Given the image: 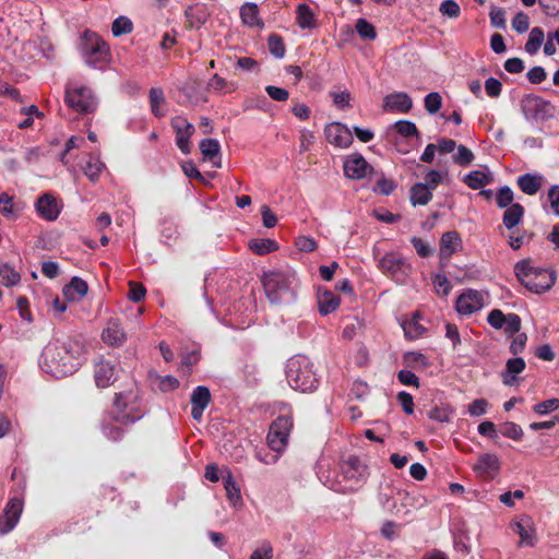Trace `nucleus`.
Wrapping results in <instances>:
<instances>
[{"label":"nucleus","instance_id":"48","mask_svg":"<svg viewBox=\"0 0 559 559\" xmlns=\"http://www.w3.org/2000/svg\"><path fill=\"white\" fill-rule=\"evenodd\" d=\"M226 87H231L230 91L236 90V85L234 83L227 82L224 78L219 76L218 74H214L206 85L207 91H212L215 93H221Z\"/></svg>","mask_w":559,"mask_h":559},{"label":"nucleus","instance_id":"36","mask_svg":"<svg viewBox=\"0 0 559 559\" xmlns=\"http://www.w3.org/2000/svg\"><path fill=\"white\" fill-rule=\"evenodd\" d=\"M87 283L84 280L74 276L70 284L63 288V294L67 298L74 299V294H76L79 298H82L87 294Z\"/></svg>","mask_w":559,"mask_h":559},{"label":"nucleus","instance_id":"14","mask_svg":"<svg viewBox=\"0 0 559 559\" xmlns=\"http://www.w3.org/2000/svg\"><path fill=\"white\" fill-rule=\"evenodd\" d=\"M23 510V501L19 498H11L0 518V533L11 532L17 524Z\"/></svg>","mask_w":559,"mask_h":559},{"label":"nucleus","instance_id":"58","mask_svg":"<svg viewBox=\"0 0 559 559\" xmlns=\"http://www.w3.org/2000/svg\"><path fill=\"white\" fill-rule=\"evenodd\" d=\"M507 314L500 309H493L488 313L487 321L496 330H500L506 324Z\"/></svg>","mask_w":559,"mask_h":559},{"label":"nucleus","instance_id":"38","mask_svg":"<svg viewBox=\"0 0 559 559\" xmlns=\"http://www.w3.org/2000/svg\"><path fill=\"white\" fill-rule=\"evenodd\" d=\"M224 487L226 490V496L228 500L233 503V506H237L238 503H241V493L240 489L235 481L231 473H228L226 476L223 477Z\"/></svg>","mask_w":559,"mask_h":559},{"label":"nucleus","instance_id":"9","mask_svg":"<svg viewBox=\"0 0 559 559\" xmlns=\"http://www.w3.org/2000/svg\"><path fill=\"white\" fill-rule=\"evenodd\" d=\"M521 111L527 120L546 121L555 116V106L540 96L528 94L521 100Z\"/></svg>","mask_w":559,"mask_h":559},{"label":"nucleus","instance_id":"35","mask_svg":"<svg viewBox=\"0 0 559 559\" xmlns=\"http://www.w3.org/2000/svg\"><path fill=\"white\" fill-rule=\"evenodd\" d=\"M104 169L105 164L99 159V157L91 155L85 166L83 167V173L92 182H95L99 179V176Z\"/></svg>","mask_w":559,"mask_h":559},{"label":"nucleus","instance_id":"46","mask_svg":"<svg viewBox=\"0 0 559 559\" xmlns=\"http://www.w3.org/2000/svg\"><path fill=\"white\" fill-rule=\"evenodd\" d=\"M267 47L272 56L282 59L285 56V46L283 39L277 34H271L267 39Z\"/></svg>","mask_w":559,"mask_h":559},{"label":"nucleus","instance_id":"54","mask_svg":"<svg viewBox=\"0 0 559 559\" xmlns=\"http://www.w3.org/2000/svg\"><path fill=\"white\" fill-rule=\"evenodd\" d=\"M508 335L518 334L521 329V319L516 313H509L506 318V324L502 328Z\"/></svg>","mask_w":559,"mask_h":559},{"label":"nucleus","instance_id":"33","mask_svg":"<svg viewBox=\"0 0 559 559\" xmlns=\"http://www.w3.org/2000/svg\"><path fill=\"white\" fill-rule=\"evenodd\" d=\"M411 202L414 206L426 205L432 199V192L424 182H417L411 189Z\"/></svg>","mask_w":559,"mask_h":559},{"label":"nucleus","instance_id":"29","mask_svg":"<svg viewBox=\"0 0 559 559\" xmlns=\"http://www.w3.org/2000/svg\"><path fill=\"white\" fill-rule=\"evenodd\" d=\"M542 179L543 177L539 175L526 173L518 178L516 183L522 192L534 195L542 187Z\"/></svg>","mask_w":559,"mask_h":559},{"label":"nucleus","instance_id":"10","mask_svg":"<svg viewBox=\"0 0 559 559\" xmlns=\"http://www.w3.org/2000/svg\"><path fill=\"white\" fill-rule=\"evenodd\" d=\"M293 428L290 416H278L270 426L267 444L271 450L281 453L287 445L288 437Z\"/></svg>","mask_w":559,"mask_h":559},{"label":"nucleus","instance_id":"32","mask_svg":"<svg viewBox=\"0 0 559 559\" xmlns=\"http://www.w3.org/2000/svg\"><path fill=\"white\" fill-rule=\"evenodd\" d=\"M297 24L302 29H310L317 26V21L313 11L306 3L298 4L296 9Z\"/></svg>","mask_w":559,"mask_h":559},{"label":"nucleus","instance_id":"26","mask_svg":"<svg viewBox=\"0 0 559 559\" xmlns=\"http://www.w3.org/2000/svg\"><path fill=\"white\" fill-rule=\"evenodd\" d=\"M525 369V361L523 358H510L506 364V370L502 372V382L506 385H513L516 380V374Z\"/></svg>","mask_w":559,"mask_h":559},{"label":"nucleus","instance_id":"50","mask_svg":"<svg viewBox=\"0 0 559 559\" xmlns=\"http://www.w3.org/2000/svg\"><path fill=\"white\" fill-rule=\"evenodd\" d=\"M442 105V98L439 93L431 92L425 97V108L430 115L437 114Z\"/></svg>","mask_w":559,"mask_h":559},{"label":"nucleus","instance_id":"49","mask_svg":"<svg viewBox=\"0 0 559 559\" xmlns=\"http://www.w3.org/2000/svg\"><path fill=\"white\" fill-rule=\"evenodd\" d=\"M356 31L361 38L372 40L377 37L376 29L371 23L365 19H359L356 23Z\"/></svg>","mask_w":559,"mask_h":559},{"label":"nucleus","instance_id":"13","mask_svg":"<svg viewBox=\"0 0 559 559\" xmlns=\"http://www.w3.org/2000/svg\"><path fill=\"white\" fill-rule=\"evenodd\" d=\"M326 141L337 147L346 148L353 143V134L348 127L341 122H332L324 129Z\"/></svg>","mask_w":559,"mask_h":559},{"label":"nucleus","instance_id":"30","mask_svg":"<svg viewBox=\"0 0 559 559\" xmlns=\"http://www.w3.org/2000/svg\"><path fill=\"white\" fill-rule=\"evenodd\" d=\"M240 16L242 22L249 26L263 27V22L259 16L258 5L253 2H246L240 8Z\"/></svg>","mask_w":559,"mask_h":559},{"label":"nucleus","instance_id":"45","mask_svg":"<svg viewBox=\"0 0 559 559\" xmlns=\"http://www.w3.org/2000/svg\"><path fill=\"white\" fill-rule=\"evenodd\" d=\"M133 29V24L127 16L117 17L111 25L112 35L118 37L120 35L130 34Z\"/></svg>","mask_w":559,"mask_h":559},{"label":"nucleus","instance_id":"17","mask_svg":"<svg viewBox=\"0 0 559 559\" xmlns=\"http://www.w3.org/2000/svg\"><path fill=\"white\" fill-rule=\"evenodd\" d=\"M191 417L194 420L200 421L204 409L209 406L211 402V392L207 386L198 385L191 394Z\"/></svg>","mask_w":559,"mask_h":559},{"label":"nucleus","instance_id":"34","mask_svg":"<svg viewBox=\"0 0 559 559\" xmlns=\"http://www.w3.org/2000/svg\"><path fill=\"white\" fill-rule=\"evenodd\" d=\"M188 100L192 104L207 102L206 95L201 92V82L199 80H191L181 88Z\"/></svg>","mask_w":559,"mask_h":559},{"label":"nucleus","instance_id":"37","mask_svg":"<svg viewBox=\"0 0 559 559\" xmlns=\"http://www.w3.org/2000/svg\"><path fill=\"white\" fill-rule=\"evenodd\" d=\"M251 251L259 255H264L270 252L277 250L278 246L276 241L270 238L251 239L248 243Z\"/></svg>","mask_w":559,"mask_h":559},{"label":"nucleus","instance_id":"2","mask_svg":"<svg viewBox=\"0 0 559 559\" xmlns=\"http://www.w3.org/2000/svg\"><path fill=\"white\" fill-rule=\"evenodd\" d=\"M514 273L518 280L535 294L550 290L557 280L554 270L534 266L530 259L518 261L514 265Z\"/></svg>","mask_w":559,"mask_h":559},{"label":"nucleus","instance_id":"1","mask_svg":"<svg viewBox=\"0 0 559 559\" xmlns=\"http://www.w3.org/2000/svg\"><path fill=\"white\" fill-rule=\"evenodd\" d=\"M84 347L79 337L53 340L44 347L39 366L44 372L57 379L71 376L81 366Z\"/></svg>","mask_w":559,"mask_h":559},{"label":"nucleus","instance_id":"61","mask_svg":"<svg viewBox=\"0 0 559 559\" xmlns=\"http://www.w3.org/2000/svg\"><path fill=\"white\" fill-rule=\"evenodd\" d=\"M158 380V389L162 392H170L176 390L179 386V381L177 378L173 376H164V377H157Z\"/></svg>","mask_w":559,"mask_h":559},{"label":"nucleus","instance_id":"44","mask_svg":"<svg viewBox=\"0 0 559 559\" xmlns=\"http://www.w3.org/2000/svg\"><path fill=\"white\" fill-rule=\"evenodd\" d=\"M456 154L453 155L452 159L459 166H468L474 160V153L463 144L456 146Z\"/></svg>","mask_w":559,"mask_h":559},{"label":"nucleus","instance_id":"19","mask_svg":"<svg viewBox=\"0 0 559 559\" xmlns=\"http://www.w3.org/2000/svg\"><path fill=\"white\" fill-rule=\"evenodd\" d=\"M342 473L348 480L356 483L365 481L367 478V466L357 456H349L342 464Z\"/></svg>","mask_w":559,"mask_h":559},{"label":"nucleus","instance_id":"12","mask_svg":"<svg viewBox=\"0 0 559 559\" xmlns=\"http://www.w3.org/2000/svg\"><path fill=\"white\" fill-rule=\"evenodd\" d=\"M344 174L347 178L360 180L372 171L371 165L367 163L364 156L359 153L348 155L343 165Z\"/></svg>","mask_w":559,"mask_h":559},{"label":"nucleus","instance_id":"39","mask_svg":"<svg viewBox=\"0 0 559 559\" xmlns=\"http://www.w3.org/2000/svg\"><path fill=\"white\" fill-rule=\"evenodd\" d=\"M544 32L540 27L532 28L528 35V39L525 44V51L528 55H535L539 50L544 41Z\"/></svg>","mask_w":559,"mask_h":559},{"label":"nucleus","instance_id":"3","mask_svg":"<svg viewBox=\"0 0 559 559\" xmlns=\"http://www.w3.org/2000/svg\"><path fill=\"white\" fill-rule=\"evenodd\" d=\"M286 379L293 390L302 393L312 392L319 385L313 364L304 355H296L287 360Z\"/></svg>","mask_w":559,"mask_h":559},{"label":"nucleus","instance_id":"63","mask_svg":"<svg viewBox=\"0 0 559 559\" xmlns=\"http://www.w3.org/2000/svg\"><path fill=\"white\" fill-rule=\"evenodd\" d=\"M265 92L273 100L276 102H286L289 97L287 90L274 85H267L265 87Z\"/></svg>","mask_w":559,"mask_h":559},{"label":"nucleus","instance_id":"15","mask_svg":"<svg viewBox=\"0 0 559 559\" xmlns=\"http://www.w3.org/2000/svg\"><path fill=\"white\" fill-rule=\"evenodd\" d=\"M118 377L117 366L109 360L99 359L95 362L94 379L98 388H108Z\"/></svg>","mask_w":559,"mask_h":559},{"label":"nucleus","instance_id":"4","mask_svg":"<svg viewBox=\"0 0 559 559\" xmlns=\"http://www.w3.org/2000/svg\"><path fill=\"white\" fill-rule=\"evenodd\" d=\"M262 283L271 304L288 305L295 300L296 277L294 273L271 271L264 274Z\"/></svg>","mask_w":559,"mask_h":559},{"label":"nucleus","instance_id":"28","mask_svg":"<svg viewBox=\"0 0 559 559\" xmlns=\"http://www.w3.org/2000/svg\"><path fill=\"white\" fill-rule=\"evenodd\" d=\"M514 532L520 536V546L533 547L536 543L535 528L530 521H521L514 524Z\"/></svg>","mask_w":559,"mask_h":559},{"label":"nucleus","instance_id":"64","mask_svg":"<svg viewBox=\"0 0 559 559\" xmlns=\"http://www.w3.org/2000/svg\"><path fill=\"white\" fill-rule=\"evenodd\" d=\"M485 91L489 97H498L502 91V84L495 78H489L485 81Z\"/></svg>","mask_w":559,"mask_h":559},{"label":"nucleus","instance_id":"31","mask_svg":"<svg viewBox=\"0 0 559 559\" xmlns=\"http://www.w3.org/2000/svg\"><path fill=\"white\" fill-rule=\"evenodd\" d=\"M524 216V207L520 203L511 204L503 213L502 222L507 229L511 230L520 224Z\"/></svg>","mask_w":559,"mask_h":559},{"label":"nucleus","instance_id":"42","mask_svg":"<svg viewBox=\"0 0 559 559\" xmlns=\"http://www.w3.org/2000/svg\"><path fill=\"white\" fill-rule=\"evenodd\" d=\"M489 181V176L480 170H473L464 177V182L474 190L485 187Z\"/></svg>","mask_w":559,"mask_h":559},{"label":"nucleus","instance_id":"16","mask_svg":"<svg viewBox=\"0 0 559 559\" xmlns=\"http://www.w3.org/2000/svg\"><path fill=\"white\" fill-rule=\"evenodd\" d=\"M456 311L469 316L483 308V296L477 290L469 289L456 299Z\"/></svg>","mask_w":559,"mask_h":559},{"label":"nucleus","instance_id":"43","mask_svg":"<svg viewBox=\"0 0 559 559\" xmlns=\"http://www.w3.org/2000/svg\"><path fill=\"white\" fill-rule=\"evenodd\" d=\"M21 281V275L8 264L0 265V282L5 286H13Z\"/></svg>","mask_w":559,"mask_h":559},{"label":"nucleus","instance_id":"7","mask_svg":"<svg viewBox=\"0 0 559 559\" xmlns=\"http://www.w3.org/2000/svg\"><path fill=\"white\" fill-rule=\"evenodd\" d=\"M380 271L397 284H404L411 274L412 265L399 252H388L379 261Z\"/></svg>","mask_w":559,"mask_h":559},{"label":"nucleus","instance_id":"22","mask_svg":"<svg viewBox=\"0 0 559 559\" xmlns=\"http://www.w3.org/2000/svg\"><path fill=\"white\" fill-rule=\"evenodd\" d=\"M500 468V461L496 454L484 453L479 455L477 463L474 465V471L480 476L491 477L498 473Z\"/></svg>","mask_w":559,"mask_h":559},{"label":"nucleus","instance_id":"57","mask_svg":"<svg viewBox=\"0 0 559 559\" xmlns=\"http://www.w3.org/2000/svg\"><path fill=\"white\" fill-rule=\"evenodd\" d=\"M512 27L519 34H523V33L527 32L528 27H530L528 15L524 12L516 13L512 20Z\"/></svg>","mask_w":559,"mask_h":559},{"label":"nucleus","instance_id":"59","mask_svg":"<svg viewBox=\"0 0 559 559\" xmlns=\"http://www.w3.org/2000/svg\"><path fill=\"white\" fill-rule=\"evenodd\" d=\"M432 283L435 285L437 293L442 296H447L452 288L447 276L442 274H436L432 278Z\"/></svg>","mask_w":559,"mask_h":559},{"label":"nucleus","instance_id":"5","mask_svg":"<svg viewBox=\"0 0 559 559\" xmlns=\"http://www.w3.org/2000/svg\"><path fill=\"white\" fill-rule=\"evenodd\" d=\"M114 420L121 425L133 424L143 417L138 393L133 390L120 392L115 395Z\"/></svg>","mask_w":559,"mask_h":559},{"label":"nucleus","instance_id":"24","mask_svg":"<svg viewBox=\"0 0 559 559\" xmlns=\"http://www.w3.org/2000/svg\"><path fill=\"white\" fill-rule=\"evenodd\" d=\"M412 106V98L403 92L392 93L384 97V108L386 110L407 112Z\"/></svg>","mask_w":559,"mask_h":559},{"label":"nucleus","instance_id":"56","mask_svg":"<svg viewBox=\"0 0 559 559\" xmlns=\"http://www.w3.org/2000/svg\"><path fill=\"white\" fill-rule=\"evenodd\" d=\"M559 408V399H549L536 404L533 409L538 415H547L548 413Z\"/></svg>","mask_w":559,"mask_h":559},{"label":"nucleus","instance_id":"53","mask_svg":"<svg viewBox=\"0 0 559 559\" xmlns=\"http://www.w3.org/2000/svg\"><path fill=\"white\" fill-rule=\"evenodd\" d=\"M501 433L504 437L510 438L515 441L521 440L523 437V430H522L521 426L515 423H511V421L503 424Z\"/></svg>","mask_w":559,"mask_h":559},{"label":"nucleus","instance_id":"6","mask_svg":"<svg viewBox=\"0 0 559 559\" xmlns=\"http://www.w3.org/2000/svg\"><path fill=\"white\" fill-rule=\"evenodd\" d=\"M64 100L67 105L80 114L94 112L98 102L91 87L78 83H68Z\"/></svg>","mask_w":559,"mask_h":559},{"label":"nucleus","instance_id":"52","mask_svg":"<svg viewBox=\"0 0 559 559\" xmlns=\"http://www.w3.org/2000/svg\"><path fill=\"white\" fill-rule=\"evenodd\" d=\"M497 205L501 209L509 207L513 204V191L509 186H503L498 190L496 197Z\"/></svg>","mask_w":559,"mask_h":559},{"label":"nucleus","instance_id":"27","mask_svg":"<svg viewBox=\"0 0 559 559\" xmlns=\"http://www.w3.org/2000/svg\"><path fill=\"white\" fill-rule=\"evenodd\" d=\"M148 100L151 111L156 118H163L166 116L165 109V95L160 87H152L148 92Z\"/></svg>","mask_w":559,"mask_h":559},{"label":"nucleus","instance_id":"40","mask_svg":"<svg viewBox=\"0 0 559 559\" xmlns=\"http://www.w3.org/2000/svg\"><path fill=\"white\" fill-rule=\"evenodd\" d=\"M0 212L9 219L17 217L20 209L13 203V198L8 193H0Z\"/></svg>","mask_w":559,"mask_h":559},{"label":"nucleus","instance_id":"41","mask_svg":"<svg viewBox=\"0 0 559 559\" xmlns=\"http://www.w3.org/2000/svg\"><path fill=\"white\" fill-rule=\"evenodd\" d=\"M418 318L415 313L411 320L403 322L402 328L407 338L415 340L424 334L425 328L418 322Z\"/></svg>","mask_w":559,"mask_h":559},{"label":"nucleus","instance_id":"25","mask_svg":"<svg viewBox=\"0 0 559 559\" xmlns=\"http://www.w3.org/2000/svg\"><path fill=\"white\" fill-rule=\"evenodd\" d=\"M200 151L204 160L211 162L216 168L222 166L219 157L221 144L217 140L203 139L200 142Z\"/></svg>","mask_w":559,"mask_h":559},{"label":"nucleus","instance_id":"60","mask_svg":"<svg viewBox=\"0 0 559 559\" xmlns=\"http://www.w3.org/2000/svg\"><path fill=\"white\" fill-rule=\"evenodd\" d=\"M411 242L419 257L428 258L432 254V248L428 242L424 241L421 238L413 237L411 239Z\"/></svg>","mask_w":559,"mask_h":559},{"label":"nucleus","instance_id":"62","mask_svg":"<svg viewBox=\"0 0 559 559\" xmlns=\"http://www.w3.org/2000/svg\"><path fill=\"white\" fill-rule=\"evenodd\" d=\"M504 15H506V12L503 9L492 8L489 13L491 25L497 28H502V29L506 28V16Z\"/></svg>","mask_w":559,"mask_h":559},{"label":"nucleus","instance_id":"18","mask_svg":"<svg viewBox=\"0 0 559 559\" xmlns=\"http://www.w3.org/2000/svg\"><path fill=\"white\" fill-rule=\"evenodd\" d=\"M36 211L44 219L53 222L58 218L61 207L56 198L49 193H45L38 198L36 202Z\"/></svg>","mask_w":559,"mask_h":559},{"label":"nucleus","instance_id":"23","mask_svg":"<svg viewBox=\"0 0 559 559\" xmlns=\"http://www.w3.org/2000/svg\"><path fill=\"white\" fill-rule=\"evenodd\" d=\"M317 302L319 312L322 316H326L334 312L338 308L341 299L331 290L319 288L317 294Z\"/></svg>","mask_w":559,"mask_h":559},{"label":"nucleus","instance_id":"11","mask_svg":"<svg viewBox=\"0 0 559 559\" xmlns=\"http://www.w3.org/2000/svg\"><path fill=\"white\" fill-rule=\"evenodd\" d=\"M171 127L176 132L177 146L183 154H189L191 151L190 138L194 133V126L185 117L177 116L171 119Z\"/></svg>","mask_w":559,"mask_h":559},{"label":"nucleus","instance_id":"55","mask_svg":"<svg viewBox=\"0 0 559 559\" xmlns=\"http://www.w3.org/2000/svg\"><path fill=\"white\" fill-rule=\"evenodd\" d=\"M395 129L402 136L408 138L411 135H418L416 124L408 120H400L395 122Z\"/></svg>","mask_w":559,"mask_h":559},{"label":"nucleus","instance_id":"20","mask_svg":"<svg viewBox=\"0 0 559 559\" xmlns=\"http://www.w3.org/2000/svg\"><path fill=\"white\" fill-rule=\"evenodd\" d=\"M103 341L110 346H120L127 340V334L117 319H110L102 333Z\"/></svg>","mask_w":559,"mask_h":559},{"label":"nucleus","instance_id":"21","mask_svg":"<svg viewBox=\"0 0 559 559\" xmlns=\"http://www.w3.org/2000/svg\"><path fill=\"white\" fill-rule=\"evenodd\" d=\"M462 249V239L457 231L451 230L442 235L440 240V259H450Z\"/></svg>","mask_w":559,"mask_h":559},{"label":"nucleus","instance_id":"8","mask_svg":"<svg viewBox=\"0 0 559 559\" xmlns=\"http://www.w3.org/2000/svg\"><path fill=\"white\" fill-rule=\"evenodd\" d=\"M82 52L87 66L100 69L108 61L109 48L95 33L86 32L84 35Z\"/></svg>","mask_w":559,"mask_h":559},{"label":"nucleus","instance_id":"51","mask_svg":"<svg viewBox=\"0 0 559 559\" xmlns=\"http://www.w3.org/2000/svg\"><path fill=\"white\" fill-rule=\"evenodd\" d=\"M439 11L442 15L450 19H456L461 14V8L454 0H444L441 2Z\"/></svg>","mask_w":559,"mask_h":559},{"label":"nucleus","instance_id":"47","mask_svg":"<svg viewBox=\"0 0 559 559\" xmlns=\"http://www.w3.org/2000/svg\"><path fill=\"white\" fill-rule=\"evenodd\" d=\"M452 414V409L449 406L440 405L432 407L427 416L429 419L438 421V423H448L450 420V415Z\"/></svg>","mask_w":559,"mask_h":559}]
</instances>
